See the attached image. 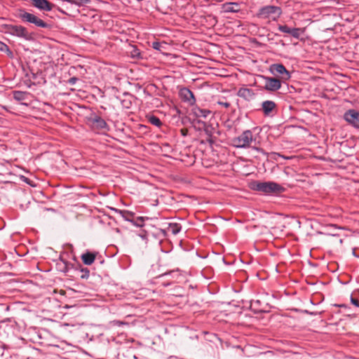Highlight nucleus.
Listing matches in <instances>:
<instances>
[{"label": "nucleus", "mask_w": 359, "mask_h": 359, "mask_svg": "<svg viewBox=\"0 0 359 359\" xmlns=\"http://www.w3.org/2000/svg\"><path fill=\"white\" fill-rule=\"evenodd\" d=\"M256 139L254 137L252 130H244L240 135L232 139V145L236 148H249Z\"/></svg>", "instance_id": "f257e3e1"}, {"label": "nucleus", "mask_w": 359, "mask_h": 359, "mask_svg": "<svg viewBox=\"0 0 359 359\" xmlns=\"http://www.w3.org/2000/svg\"><path fill=\"white\" fill-rule=\"evenodd\" d=\"M282 14V9L276 6H265L262 7L257 13V16L262 19L276 21Z\"/></svg>", "instance_id": "f03ea898"}, {"label": "nucleus", "mask_w": 359, "mask_h": 359, "mask_svg": "<svg viewBox=\"0 0 359 359\" xmlns=\"http://www.w3.org/2000/svg\"><path fill=\"white\" fill-rule=\"evenodd\" d=\"M5 33L17 36L19 38H22L25 40H30L31 36L29 34L27 29L21 25H5Z\"/></svg>", "instance_id": "7ed1b4c3"}, {"label": "nucleus", "mask_w": 359, "mask_h": 359, "mask_svg": "<svg viewBox=\"0 0 359 359\" xmlns=\"http://www.w3.org/2000/svg\"><path fill=\"white\" fill-rule=\"evenodd\" d=\"M257 191L264 194L280 193L284 191V188L280 184L273 182H259L255 188Z\"/></svg>", "instance_id": "20e7f679"}, {"label": "nucleus", "mask_w": 359, "mask_h": 359, "mask_svg": "<svg viewBox=\"0 0 359 359\" xmlns=\"http://www.w3.org/2000/svg\"><path fill=\"white\" fill-rule=\"evenodd\" d=\"M20 18L23 21L29 23H32L35 25L36 27L41 28H47L48 27V25L45 22L41 19L36 17L35 15L26 12L25 11H21L19 14Z\"/></svg>", "instance_id": "39448f33"}, {"label": "nucleus", "mask_w": 359, "mask_h": 359, "mask_svg": "<svg viewBox=\"0 0 359 359\" xmlns=\"http://www.w3.org/2000/svg\"><path fill=\"white\" fill-rule=\"evenodd\" d=\"M270 72L274 76H280L279 79L285 82L290 79L291 73L280 63L272 64L269 67Z\"/></svg>", "instance_id": "423d86ee"}, {"label": "nucleus", "mask_w": 359, "mask_h": 359, "mask_svg": "<svg viewBox=\"0 0 359 359\" xmlns=\"http://www.w3.org/2000/svg\"><path fill=\"white\" fill-rule=\"evenodd\" d=\"M262 78L264 81V89L266 90L274 92L280 89L282 80L266 76H262Z\"/></svg>", "instance_id": "0eeeda50"}, {"label": "nucleus", "mask_w": 359, "mask_h": 359, "mask_svg": "<svg viewBox=\"0 0 359 359\" xmlns=\"http://www.w3.org/2000/svg\"><path fill=\"white\" fill-rule=\"evenodd\" d=\"M344 119L351 126L359 129V111L348 109L344 114Z\"/></svg>", "instance_id": "6e6552de"}, {"label": "nucleus", "mask_w": 359, "mask_h": 359, "mask_svg": "<svg viewBox=\"0 0 359 359\" xmlns=\"http://www.w3.org/2000/svg\"><path fill=\"white\" fill-rule=\"evenodd\" d=\"M279 31L283 33L289 34L295 39H299L301 34L304 32L300 28H290L287 25H280L278 27Z\"/></svg>", "instance_id": "1a4fd4ad"}, {"label": "nucleus", "mask_w": 359, "mask_h": 359, "mask_svg": "<svg viewBox=\"0 0 359 359\" xmlns=\"http://www.w3.org/2000/svg\"><path fill=\"white\" fill-rule=\"evenodd\" d=\"M180 96L184 102H187L191 105L195 104L196 99L193 93L189 88H182L180 89Z\"/></svg>", "instance_id": "9d476101"}, {"label": "nucleus", "mask_w": 359, "mask_h": 359, "mask_svg": "<svg viewBox=\"0 0 359 359\" xmlns=\"http://www.w3.org/2000/svg\"><path fill=\"white\" fill-rule=\"evenodd\" d=\"M33 6L44 11H50L53 9V4H50L48 0H30Z\"/></svg>", "instance_id": "9b49d317"}, {"label": "nucleus", "mask_w": 359, "mask_h": 359, "mask_svg": "<svg viewBox=\"0 0 359 359\" xmlns=\"http://www.w3.org/2000/svg\"><path fill=\"white\" fill-rule=\"evenodd\" d=\"M237 95L245 100H251L254 98L255 94L254 91L248 88H241L237 93Z\"/></svg>", "instance_id": "f8f14e48"}, {"label": "nucleus", "mask_w": 359, "mask_h": 359, "mask_svg": "<svg viewBox=\"0 0 359 359\" xmlns=\"http://www.w3.org/2000/svg\"><path fill=\"white\" fill-rule=\"evenodd\" d=\"M92 124L94 129L104 130L108 129L106 121L100 116H95L92 119Z\"/></svg>", "instance_id": "ddd939ff"}, {"label": "nucleus", "mask_w": 359, "mask_h": 359, "mask_svg": "<svg viewBox=\"0 0 359 359\" xmlns=\"http://www.w3.org/2000/svg\"><path fill=\"white\" fill-rule=\"evenodd\" d=\"M276 103L271 100H266L262 103V109L264 115H269L276 108Z\"/></svg>", "instance_id": "4468645a"}, {"label": "nucleus", "mask_w": 359, "mask_h": 359, "mask_svg": "<svg viewBox=\"0 0 359 359\" xmlns=\"http://www.w3.org/2000/svg\"><path fill=\"white\" fill-rule=\"evenodd\" d=\"M192 114L197 118H206L211 111L206 109H201L197 106H194L192 109Z\"/></svg>", "instance_id": "2eb2a0df"}, {"label": "nucleus", "mask_w": 359, "mask_h": 359, "mask_svg": "<svg viewBox=\"0 0 359 359\" xmlns=\"http://www.w3.org/2000/svg\"><path fill=\"white\" fill-rule=\"evenodd\" d=\"M95 259V254L87 252L81 255V259L83 262L86 265L92 264Z\"/></svg>", "instance_id": "dca6fc26"}, {"label": "nucleus", "mask_w": 359, "mask_h": 359, "mask_svg": "<svg viewBox=\"0 0 359 359\" xmlns=\"http://www.w3.org/2000/svg\"><path fill=\"white\" fill-rule=\"evenodd\" d=\"M182 226L178 223H170L168 224V230L170 231L173 235H176L180 232Z\"/></svg>", "instance_id": "f3484780"}, {"label": "nucleus", "mask_w": 359, "mask_h": 359, "mask_svg": "<svg viewBox=\"0 0 359 359\" xmlns=\"http://www.w3.org/2000/svg\"><path fill=\"white\" fill-rule=\"evenodd\" d=\"M27 93L22 91H15L13 93V97L18 101H22L26 100Z\"/></svg>", "instance_id": "a211bd4d"}, {"label": "nucleus", "mask_w": 359, "mask_h": 359, "mask_svg": "<svg viewBox=\"0 0 359 359\" xmlns=\"http://www.w3.org/2000/svg\"><path fill=\"white\" fill-rule=\"evenodd\" d=\"M238 5L236 3H229L225 6V10L227 12L236 13L238 11Z\"/></svg>", "instance_id": "6ab92c4d"}, {"label": "nucleus", "mask_w": 359, "mask_h": 359, "mask_svg": "<svg viewBox=\"0 0 359 359\" xmlns=\"http://www.w3.org/2000/svg\"><path fill=\"white\" fill-rule=\"evenodd\" d=\"M130 56L133 58L138 59L141 57V53L137 47L132 46Z\"/></svg>", "instance_id": "aec40b11"}, {"label": "nucleus", "mask_w": 359, "mask_h": 359, "mask_svg": "<svg viewBox=\"0 0 359 359\" xmlns=\"http://www.w3.org/2000/svg\"><path fill=\"white\" fill-rule=\"evenodd\" d=\"M0 51L6 53L10 57L13 56V53L9 47L3 42H0Z\"/></svg>", "instance_id": "412c9836"}, {"label": "nucleus", "mask_w": 359, "mask_h": 359, "mask_svg": "<svg viewBox=\"0 0 359 359\" xmlns=\"http://www.w3.org/2000/svg\"><path fill=\"white\" fill-rule=\"evenodd\" d=\"M116 212H118L119 214H121L122 215V217L126 219V220H128V221H131L130 219L129 218V216H133V213H131L129 211H126V210H115Z\"/></svg>", "instance_id": "4be33fe9"}, {"label": "nucleus", "mask_w": 359, "mask_h": 359, "mask_svg": "<svg viewBox=\"0 0 359 359\" xmlns=\"http://www.w3.org/2000/svg\"><path fill=\"white\" fill-rule=\"evenodd\" d=\"M149 122L154 125V126H158L159 127L161 125V120L155 116H152L149 118Z\"/></svg>", "instance_id": "5701e85b"}, {"label": "nucleus", "mask_w": 359, "mask_h": 359, "mask_svg": "<svg viewBox=\"0 0 359 359\" xmlns=\"http://www.w3.org/2000/svg\"><path fill=\"white\" fill-rule=\"evenodd\" d=\"M217 104L224 108H229L230 107V103L228 102H224V101H218Z\"/></svg>", "instance_id": "b1692460"}, {"label": "nucleus", "mask_w": 359, "mask_h": 359, "mask_svg": "<svg viewBox=\"0 0 359 359\" xmlns=\"http://www.w3.org/2000/svg\"><path fill=\"white\" fill-rule=\"evenodd\" d=\"M351 302L352 304L355 306L356 307H359V301L358 299L354 298L353 297H351Z\"/></svg>", "instance_id": "393cba45"}, {"label": "nucleus", "mask_w": 359, "mask_h": 359, "mask_svg": "<svg viewBox=\"0 0 359 359\" xmlns=\"http://www.w3.org/2000/svg\"><path fill=\"white\" fill-rule=\"evenodd\" d=\"M152 47L155 50H160L161 47V44L159 42L155 41L152 43Z\"/></svg>", "instance_id": "a878e982"}, {"label": "nucleus", "mask_w": 359, "mask_h": 359, "mask_svg": "<svg viewBox=\"0 0 359 359\" xmlns=\"http://www.w3.org/2000/svg\"><path fill=\"white\" fill-rule=\"evenodd\" d=\"M77 80L78 79L76 77H72L69 79L68 83L70 85H74L76 83Z\"/></svg>", "instance_id": "bb28decb"}, {"label": "nucleus", "mask_w": 359, "mask_h": 359, "mask_svg": "<svg viewBox=\"0 0 359 359\" xmlns=\"http://www.w3.org/2000/svg\"><path fill=\"white\" fill-rule=\"evenodd\" d=\"M137 220L140 222V223H135L134 222V224L137 226H143V219L142 217H138L137 218Z\"/></svg>", "instance_id": "cd10ccee"}, {"label": "nucleus", "mask_w": 359, "mask_h": 359, "mask_svg": "<svg viewBox=\"0 0 359 359\" xmlns=\"http://www.w3.org/2000/svg\"><path fill=\"white\" fill-rule=\"evenodd\" d=\"M140 236L142 238V239L147 240V235L146 234H140Z\"/></svg>", "instance_id": "c85d7f7f"}, {"label": "nucleus", "mask_w": 359, "mask_h": 359, "mask_svg": "<svg viewBox=\"0 0 359 359\" xmlns=\"http://www.w3.org/2000/svg\"><path fill=\"white\" fill-rule=\"evenodd\" d=\"M254 149H255L256 151H261V149L258 148V147H254Z\"/></svg>", "instance_id": "c756f323"}, {"label": "nucleus", "mask_w": 359, "mask_h": 359, "mask_svg": "<svg viewBox=\"0 0 359 359\" xmlns=\"http://www.w3.org/2000/svg\"><path fill=\"white\" fill-rule=\"evenodd\" d=\"M353 255L355 256V250H353Z\"/></svg>", "instance_id": "7c9ffc66"}, {"label": "nucleus", "mask_w": 359, "mask_h": 359, "mask_svg": "<svg viewBox=\"0 0 359 359\" xmlns=\"http://www.w3.org/2000/svg\"><path fill=\"white\" fill-rule=\"evenodd\" d=\"M25 182H27V183H28V182H27V178H25Z\"/></svg>", "instance_id": "2f4dec72"}, {"label": "nucleus", "mask_w": 359, "mask_h": 359, "mask_svg": "<svg viewBox=\"0 0 359 359\" xmlns=\"http://www.w3.org/2000/svg\"><path fill=\"white\" fill-rule=\"evenodd\" d=\"M357 293H358V294L359 296V290H358Z\"/></svg>", "instance_id": "473e14b6"}]
</instances>
